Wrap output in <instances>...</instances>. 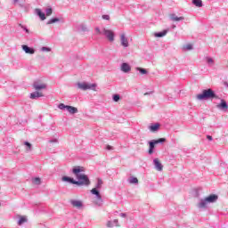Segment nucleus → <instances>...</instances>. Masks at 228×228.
Segmentation results:
<instances>
[{"label": "nucleus", "mask_w": 228, "mask_h": 228, "mask_svg": "<svg viewBox=\"0 0 228 228\" xmlns=\"http://www.w3.org/2000/svg\"><path fill=\"white\" fill-rule=\"evenodd\" d=\"M85 170L81 167H75L72 169L73 174L76 175L77 181V186H90V178H88V175L85 174H81V172H84Z\"/></svg>", "instance_id": "1"}, {"label": "nucleus", "mask_w": 228, "mask_h": 228, "mask_svg": "<svg viewBox=\"0 0 228 228\" xmlns=\"http://www.w3.org/2000/svg\"><path fill=\"white\" fill-rule=\"evenodd\" d=\"M196 98L198 101H209L211 99H218V96H216V94L213 89H204L201 94H197Z\"/></svg>", "instance_id": "2"}, {"label": "nucleus", "mask_w": 228, "mask_h": 228, "mask_svg": "<svg viewBox=\"0 0 228 228\" xmlns=\"http://www.w3.org/2000/svg\"><path fill=\"white\" fill-rule=\"evenodd\" d=\"M77 88L80 90H94L95 92V88H97V84H88V83H77Z\"/></svg>", "instance_id": "3"}, {"label": "nucleus", "mask_w": 228, "mask_h": 228, "mask_svg": "<svg viewBox=\"0 0 228 228\" xmlns=\"http://www.w3.org/2000/svg\"><path fill=\"white\" fill-rule=\"evenodd\" d=\"M59 110H67L70 113V115H76L77 113V108L70 106V105H65L64 103H60L58 105Z\"/></svg>", "instance_id": "4"}, {"label": "nucleus", "mask_w": 228, "mask_h": 228, "mask_svg": "<svg viewBox=\"0 0 228 228\" xmlns=\"http://www.w3.org/2000/svg\"><path fill=\"white\" fill-rule=\"evenodd\" d=\"M91 193L93 195H95L96 199H97V202L96 205L97 206H102V196H101V192L99 191V190H97V188H94L91 190Z\"/></svg>", "instance_id": "5"}, {"label": "nucleus", "mask_w": 228, "mask_h": 228, "mask_svg": "<svg viewBox=\"0 0 228 228\" xmlns=\"http://www.w3.org/2000/svg\"><path fill=\"white\" fill-rule=\"evenodd\" d=\"M103 35H105L106 38H108L110 42H113L115 40V33L113 30L103 28Z\"/></svg>", "instance_id": "6"}, {"label": "nucleus", "mask_w": 228, "mask_h": 228, "mask_svg": "<svg viewBox=\"0 0 228 228\" xmlns=\"http://www.w3.org/2000/svg\"><path fill=\"white\" fill-rule=\"evenodd\" d=\"M70 204L73 208H77V209H81L83 208V201L77 200H70Z\"/></svg>", "instance_id": "7"}, {"label": "nucleus", "mask_w": 228, "mask_h": 228, "mask_svg": "<svg viewBox=\"0 0 228 228\" xmlns=\"http://www.w3.org/2000/svg\"><path fill=\"white\" fill-rule=\"evenodd\" d=\"M153 165L155 168L158 170V172H161L163 170V164L159 162V159H154Z\"/></svg>", "instance_id": "8"}, {"label": "nucleus", "mask_w": 228, "mask_h": 228, "mask_svg": "<svg viewBox=\"0 0 228 228\" xmlns=\"http://www.w3.org/2000/svg\"><path fill=\"white\" fill-rule=\"evenodd\" d=\"M120 42L123 47H129V41L127 40V37H126V34H121Z\"/></svg>", "instance_id": "9"}, {"label": "nucleus", "mask_w": 228, "mask_h": 228, "mask_svg": "<svg viewBox=\"0 0 228 228\" xmlns=\"http://www.w3.org/2000/svg\"><path fill=\"white\" fill-rule=\"evenodd\" d=\"M21 49H23L26 54H35V49L28 46V45H21Z\"/></svg>", "instance_id": "10"}, {"label": "nucleus", "mask_w": 228, "mask_h": 228, "mask_svg": "<svg viewBox=\"0 0 228 228\" xmlns=\"http://www.w3.org/2000/svg\"><path fill=\"white\" fill-rule=\"evenodd\" d=\"M33 87L35 88V90H37V91L45 90V88H47V85L40 84L38 82H34Z\"/></svg>", "instance_id": "11"}, {"label": "nucleus", "mask_w": 228, "mask_h": 228, "mask_svg": "<svg viewBox=\"0 0 228 228\" xmlns=\"http://www.w3.org/2000/svg\"><path fill=\"white\" fill-rule=\"evenodd\" d=\"M205 199H206L207 202L211 204V203L216 202L218 200V195H216V194H210L208 197H207Z\"/></svg>", "instance_id": "12"}, {"label": "nucleus", "mask_w": 228, "mask_h": 228, "mask_svg": "<svg viewBox=\"0 0 228 228\" xmlns=\"http://www.w3.org/2000/svg\"><path fill=\"white\" fill-rule=\"evenodd\" d=\"M121 70L122 72H125V74H127L128 72H131V66L127 62H123L121 64Z\"/></svg>", "instance_id": "13"}, {"label": "nucleus", "mask_w": 228, "mask_h": 228, "mask_svg": "<svg viewBox=\"0 0 228 228\" xmlns=\"http://www.w3.org/2000/svg\"><path fill=\"white\" fill-rule=\"evenodd\" d=\"M61 181H63V183H69L70 184H77V181L69 176H62Z\"/></svg>", "instance_id": "14"}, {"label": "nucleus", "mask_w": 228, "mask_h": 228, "mask_svg": "<svg viewBox=\"0 0 228 228\" xmlns=\"http://www.w3.org/2000/svg\"><path fill=\"white\" fill-rule=\"evenodd\" d=\"M208 204H209L208 202V200H206V198L203 200H200V203L198 204V208L200 209H206V208H208Z\"/></svg>", "instance_id": "15"}, {"label": "nucleus", "mask_w": 228, "mask_h": 228, "mask_svg": "<svg viewBox=\"0 0 228 228\" xmlns=\"http://www.w3.org/2000/svg\"><path fill=\"white\" fill-rule=\"evenodd\" d=\"M217 108L225 111L226 110H228L227 102H225V100H221V102L217 105Z\"/></svg>", "instance_id": "16"}, {"label": "nucleus", "mask_w": 228, "mask_h": 228, "mask_svg": "<svg viewBox=\"0 0 228 228\" xmlns=\"http://www.w3.org/2000/svg\"><path fill=\"white\" fill-rule=\"evenodd\" d=\"M107 227H120V224H118V219H115L114 221H108Z\"/></svg>", "instance_id": "17"}, {"label": "nucleus", "mask_w": 228, "mask_h": 228, "mask_svg": "<svg viewBox=\"0 0 228 228\" xmlns=\"http://www.w3.org/2000/svg\"><path fill=\"white\" fill-rule=\"evenodd\" d=\"M35 13H36V15H37V17H39V19H41V20H45V13H44V12H42V10L36 9Z\"/></svg>", "instance_id": "18"}, {"label": "nucleus", "mask_w": 228, "mask_h": 228, "mask_svg": "<svg viewBox=\"0 0 228 228\" xmlns=\"http://www.w3.org/2000/svg\"><path fill=\"white\" fill-rule=\"evenodd\" d=\"M12 4H14V5L18 4L20 6V8L26 7V3L24 0H13Z\"/></svg>", "instance_id": "19"}, {"label": "nucleus", "mask_w": 228, "mask_h": 228, "mask_svg": "<svg viewBox=\"0 0 228 228\" xmlns=\"http://www.w3.org/2000/svg\"><path fill=\"white\" fill-rule=\"evenodd\" d=\"M170 19H171V20H173V22H178L179 20H184V17H183V16L177 17L175 14H171Z\"/></svg>", "instance_id": "20"}, {"label": "nucleus", "mask_w": 228, "mask_h": 228, "mask_svg": "<svg viewBox=\"0 0 228 228\" xmlns=\"http://www.w3.org/2000/svg\"><path fill=\"white\" fill-rule=\"evenodd\" d=\"M167 33H168V30H163L161 32H156L154 34V37H156L157 38H161L163 37H166Z\"/></svg>", "instance_id": "21"}, {"label": "nucleus", "mask_w": 228, "mask_h": 228, "mask_svg": "<svg viewBox=\"0 0 228 228\" xmlns=\"http://www.w3.org/2000/svg\"><path fill=\"white\" fill-rule=\"evenodd\" d=\"M38 97H44V94L39 92H34L30 94V99H38Z\"/></svg>", "instance_id": "22"}, {"label": "nucleus", "mask_w": 228, "mask_h": 228, "mask_svg": "<svg viewBox=\"0 0 228 228\" xmlns=\"http://www.w3.org/2000/svg\"><path fill=\"white\" fill-rule=\"evenodd\" d=\"M149 145H150V148H149V154H153L154 153V148L156 146L155 142L151 140L149 142Z\"/></svg>", "instance_id": "23"}, {"label": "nucleus", "mask_w": 228, "mask_h": 228, "mask_svg": "<svg viewBox=\"0 0 228 228\" xmlns=\"http://www.w3.org/2000/svg\"><path fill=\"white\" fill-rule=\"evenodd\" d=\"M205 60H206V62L208 63V67H213V65H215V60H213V58L206 57Z\"/></svg>", "instance_id": "24"}, {"label": "nucleus", "mask_w": 228, "mask_h": 228, "mask_svg": "<svg viewBox=\"0 0 228 228\" xmlns=\"http://www.w3.org/2000/svg\"><path fill=\"white\" fill-rule=\"evenodd\" d=\"M26 222H28V217L20 216L18 221V225H22L23 224H26Z\"/></svg>", "instance_id": "25"}, {"label": "nucleus", "mask_w": 228, "mask_h": 228, "mask_svg": "<svg viewBox=\"0 0 228 228\" xmlns=\"http://www.w3.org/2000/svg\"><path fill=\"white\" fill-rule=\"evenodd\" d=\"M158 129H159V124L156 123L154 125L150 126V130L154 133L156 131H158Z\"/></svg>", "instance_id": "26"}, {"label": "nucleus", "mask_w": 228, "mask_h": 228, "mask_svg": "<svg viewBox=\"0 0 228 228\" xmlns=\"http://www.w3.org/2000/svg\"><path fill=\"white\" fill-rule=\"evenodd\" d=\"M192 4L198 8H202V0H192Z\"/></svg>", "instance_id": "27"}, {"label": "nucleus", "mask_w": 228, "mask_h": 228, "mask_svg": "<svg viewBox=\"0 0 228 228\" xmlns=\"http://www.w3.org/2000/svg\"><path fill=\"white\" fill-rule=\"evenodd\" d=\"M45 12L46 13V17H51V15H53V7L51 6L46 7Z\"/></svg>", "instance_id": "28"}, {"label": "nucleus", "mask_w": 228, "mask_h": 228, "mask_svg": "<svg viewBox=\"0 0 228 228\" xmlns=\"http://www.w3.org/2000/svg\"><path fill=\"white\" fill-rule=\"evenodd\" d=\"M128 183L130 184H138V178L134 177V176H131L129 179H128Z\"/></svg>", "instance_id": "29"}, {"label": "nucleus", "mask_w": 228, "mask_h": 228, "mask_svg": "<svg viewBox=\"0 0 228 228\" xmlns=\"http://www.w3.org/2000/svg\"><path fill=\"white\" fill-rule=\"evenodd\" d=\"M61 20L60 18H52L47 21V24H54L60 22Z\"/></svg>", "instance_id": "30"}, {"label": "nucleus", "mask_w": 228, "mask_h": 228, "mask_svg": "<svg viewBox=\"0 0 228 228\" xmlns=\"http://www.w3.org/2000/svg\"><path fill=\"white\" fill-rule=\"evenodd\" d=\"M95 188L96 190H101L102 188V180L101 178L97 179V183Z\"/></svg>", "instance_id": "31"}, {"label": "nucleus", "mask_w": 228, "mask_h": 228, "mask_svg": "<svg viewBox=\"0 0 228 228\" xmlns=\"http://www.w3.org/2000/svg\"><path fill=\"white\" fill-rule=\"evenodd\" d=\"M24 145H26L27 149L26 151H28V152H31L33 146L31 145V143L29 142H25Z\"/></svg>", "instance_id": "32"}, {"label": "nucleus", "mask_w": 228, "mask_h": 228, "mask_svg": "<svg viewBox=\"0 0 228 228\" xmlns=\"http://www.w3.org/2000/svg\"><path fill=\"white\" fill-rule=\"evenodd\" d=\"M155 142V145H158V143H165L167 142L166 138H159L157 140H152Z\"/></svg>", "instance_id": "33"}, {"label": "nucleus", "mask_w": 228, "mask_h": 228, "mask_svg": "<svg viewBox=\"0 0 228 228\" xmlns=\"http://www.w3.org/2000/svg\"><path fill=\"white\" fill-rule=\"evenodd\" d=\"M137 70L140 72V74H142V75L149 74V71H147V69L143 68H137Z\"/></svg>", "instance_id": "34"}, {"label": "nucleus", "mask_w": 228, "mask_h": 228, "mask_svg": "<svg viewBox=\"0 0 228 228\" xmlns=\"http://www.w3.org/2000/svg\"><path fill=\"white\" fill-rule=\"evenodd\" d=\"M19 27L21 28V29L23 31H25L26 33L29 34V29L28 28V27H26V26H24V25H22L20 23L19 24Z\"/></svg>", "instance_id": "35"}, {"label": "nucleus", "mask_w": 228, "mask_h": 228, "mask_svg": "<svg viewBox=\"0 0 228 228\" xmlns=\"http://www.w3.org/2000/svg\"><path fill=\"white\" fill-rule=\"evenodd\" d=\"M184 51H191L193 49V45L191 44H188L185 46H183Z\"/></svg>", "instance_id": "36"}, {"label": "nucleus", "mask_w": 228, "mask_h": 228, "mask_svg": "<svg viewBox=\"0 0 228 228\" xmlns=\"http://www.w3.org/2000/svg\"><path fill=\"white\" fill-rule=\"evenodd\" d=\"M112 99H113L114 102H118L120 101V94H114L112 96Z\"/></svg>", "instance_id": "37"}, {"label": "nucleus", "mask_w": 228, "mask_h": 228, "mask_svg": "<svg viewBox=\"0 0 228 228\" xmlns=\"http://www.w3.org/2000/svg\"><path fill=\"white\" fill-rule=\"evenodd\" d=\"M41 51H42L43 53H51V48H50V47H47V46H43V47L41 48Z\"/></svg>", "instance_id": "38"}, {"label": "nucleus", "mask_w": 228, "mask_h": 228, "mask_svg": "<svg viewBox=\"0 0 228 228\" xmlns=\"http://www.w3.org/2000/svg\"><path fill=\"white\" fill-rule=\"evenodd\" d=\"M79 28L84 33L88 31V28H86V25L85 24H81Z\"/></svg>", "instance_id": "39"}, {"label": "nucleus", "mask_w": 228, "mask_h": 228, "mask_svg": "<svg viewBox=\"0 0 228 228\" xmlns=\"http://www.w3.org/2000/svg\"><path fill=\"white\" fill-rule=\"evenodd\" d=\"M33 183H34V184H40L41 183H42V181L40 180V178H38V177H36V178H34L33 179Z\"/></svg>", "instance_id": "40"}, {"label": "nucleus", "mask_w": 228, "mask_h": 228, "mask_svg": "<svg viewBox=\"0 0 228 228\" xmlns=\"http://www.w3.org/2000/svg\"><path fill=\"white\" fill-rule=\"evenodd\" d=\"M102 19H103V20H110V15H108V14H103V15L102 16Z\"/></svg>", "instance_id": "41"}, {"label": "nucleus", "mask_w": 228, "mask_h": 228, "mask_svg": "<svg viewBox=\"0 0 228 228\" xmlns=\"http://www.w3.org/2000/svg\"><path fill=\"white\" fill-rule=\"evenodd\" d=\"M95 31L97 32L98 35H102V32H101V28H99V27L95 28Z\"/></svg>", "instance_id": "42"}, {"label": "nucleus", "mask_w": 228, "mask_h": 228, "mask_svg": "<svg viewBox=\"0 0 228 228\" xmlns=\"http://www.w3.org/2000/svg\"><path fill=\"white\" fill-rule=\"evenodd\" d=\"M50 143H58V139H52L49 141Z\"/></svg>", "instance_id": "43"}, {"label": "nucleus", "mask_w": 228, "mask_h": 228, "mask_svg": "<svg viewBox=\"0 0 228 228\" xmlns=\"http://www.w3.org/2000/svg\"><path fill=\"white\" fill-rule=\"evenodd\" d=\"M119 216H121V218H126L127 216V214L126 213H120Z\"/></svg>", "instance_id": "44"}, {"label": "nucleus", "mask_w": 228, "mask_h": 228, "mask_svg": "<svg viewBox=\"0 0 228 228\" xmlns=\"http://www.w3.org/2000/svg\"><path fill=\"white\" fill-rule=\"evenodd\" d=\"M106 149L107 151H113V147L110 145H107Z\"/></svg>", "instance_id": "45"}, {"label": "nucleus", "mask_w": 228, "mask_h": 228, "mask_svg": "<svg viewBox=\"0 0 228 228\" xmlns=\"http://www.w3.org/2000/svg\"><path fill=\"white\" fill-rule=\"evenodd\" d=\"M207 139H208L209 142L213 141V136L211 135H207Z\"/></svg>", "instance_id": "46"}, {"label": "nucleus", "mask_w": 228, "mask_h": 228, "mask_svg": "<svg viewBox=\"0 0 228 228\" xmlns=\"http://www.w3.org/2000/svg\"><path fill=\"white\" fill-rule=\"evenodd\" d=\"M151 94V93H145L144 94V95H150Z\"/></svg>", "instance_id": "47"}, {"label": "nucleus", "mask_w": 228, "mask_h": 228, "mask_svg": "<svg viewBox=\"0 0 228 228\" xmlns=\"http://www.w3.org/2000/svg\"><path fill=\"white\" fill-rule=\"evenodd\" d=\"M167 99H168V101H172L173 98H167Z\"/></svg>", "instance_id": "48"}, {"label": "nucleus", "mask_w": 228, "mask_h": 228, "mask_svg": "<svg viewBox=\"0 0 228 228\" xmlns=\"http://www.w3.org/2000/svg\"><path fill=\"white\" fill-rule=\"evenodd\" d=\"M175 28V25L173 26V28Z\"/></svg>", "instance_id": "49"}]
</instances>
